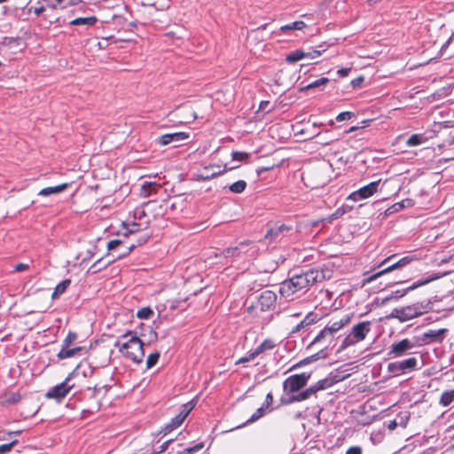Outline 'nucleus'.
<instances>
[{"label":"nucleus","instance_id":"nucleus-17","mask_svg":"<svg viewBox=\"0 0 454 454\" xmlns=\"http://www.w3.org/2000/svg\"><path fill=\"white\" fill-rule=\"evenodd\" d=\"M400 269L401 268L399 267L398 262H394V263H392V264H390V265H388L372 274H371L370 271H366L364 273L363 284L365 285V284L372 283V281L376 280L378 278H380L383 275H386L389 272H392L394 270H400Z\"/></svg>","mask_w":454,"mask_h":454},{"label":"nucleus","instance_id":"nucleus-60","mask_svg":"<svg viewBox=\"0 0 454 454\" xmlns=\"http://www.w3.org/2000/svg\"><path fill=\"white\" fill-rule=\"evenodd\" d=\"M377 417V413H373L372 415H369L366 419H360L359 422L363 425H369L371 424Z\"/></svg>","mask_w":454,"mask_h":454},{"label":"nucleus","instance_id":"nucleus-18","mask_svg":"<svg viewBox=\"0 0 454 454\" xmlns=\"http://www.w3.org/2000/svg\"><path fill=\"white\" fill-rule=\"evenodd\" d=\"M400 269L401 268L399 267L398 262H394V263H392V264H390V265H388L372 274H371L370 271H366L364 273L363 284L365 285V284L372 283V281L376 280L378 278H380L383 275H386L389 272H392L394 270H400Z\"/></svg>","mask_w":454,"mask_h":454},{"label":"nucleus","instance_id":"nucleus-50","mask_svg":"<svg viewBox=\"0 0 454 454\" xmlns=\"http://www.w3.org/2000/svg\"><path fill=\"white\" fill-rule=\"evenodd\" d=\"M37 6H32L29 8V12H34L36 16L41 15L46 9L45 4L43 2H38Z\"/></svg>","mask_w":454,"mask_h":454},{"label":"nucleus","instance_id":"nucleus-14","mask_svg":"<svg viewBox=\"0 0 454 454\" xmlns=\"http://www.w3.org/2000/svg\"><path fill=\"white\" fill-rule=\"evenodd\" d=\"M196 403L194 400H191L185 404L183 405L181 411L177 414L174 419H172L171 422L166 426V429L168 431H171L178 427H180L189 413L194 409Z\"/></svg>","mask_w":454,"mask_h":454},{"label":"nucleus","instance_id":"nucleus-56","mask_svg":"<svg viewBox=\"0 0 454 454\" xmlns=\"http://www.w3.org/2000/svg\"><path fill=\"white\" fill-rule=\"evenodd\" d=\"M78 4V3H74V0H59V8L66 9L70 6H74Z\"/></svg>","mask_w":454,"mask_h":454},{"label":"nucleus","instance_id":"nucleus-6","mask_svg":"<svg viewBox=\"0 0 454 454\" xmlns=\"http://www.w3.org/2000/svg\"><path fill=\"white\" fill-rule=\"evenodd\" d=\"M420 347L416 336L411 339L405 338L399 341L393 342L389 347L387 356L389 358H396L405 356L410 350Z\"/></svg>","mask_w":454,"mask_h":454},{"label":"nucleus","instance_id":"nucleus-44","mask_svg":"<svg viewBox=\"0 0 454 454\" xmlns=\"http://www.w3.org/2000/svg\"><path fill=\"white\" fill-rule=\"evenodd\" d=\"M250 158V154L245 152L233 151L231 153L232 160L245 161Z\"/></svg>","mask_w":454,"mask_h":454},{"label":"nucleus","instance_id":"nucleus-47","mask_svg":"<svg viewBox=\"0 0 454 454\" xmlns=\"http://www.w3.org/2000/svg\"><path fill=\"white\" fill-rule=\"evenodd\" d=\"M215 168H220V165L213 164V165L205 166L202 169V172L199 175V179L202 180V181H208L209 179H205L204 177L206 176H210V174L212 173V172H210V169Z\"/></svg>","mask_w":454,"mask_h":454},{"label":"nucleus","instance_id":"nucleus-11","mask_svg":"<svg viewBox=\"0 0 454 454\" xmlns=\"http://www.w3.org/2000/svg\"><path fill=\"white\" fill-rule=\"evenodd\" d=\"M448 332L446 328L438 330H428L422 335L416 336L420 347L431 344L433 342L442 343L445 338V333Z\"/></svg>","mask_w":454,"mask_h":454},{"label":"nucleus","instance_id":"nucleus-7","mask_svg":"<svg viewBox=\"0 0 454 454\" xmlns=\"http://www.w3.org/2000/svg\"><path fill=\"white\" fill-rule=\"evenodd\" d=\"M418 369V359L414 356L392 362L387 364V372L393 376H401L411 373Z\"/></svg>","mask_w":454,"mask_h":454},{"label":"nucleus","instance_id":"nucleus-63","mask_svg":"<svg viewBox=\"0 0 454 454\" xmlns=\"http://www.w3.org/2000/svg\"><path fill=\"white\" fill-rule=\"evenodd\" d=\"M346 454H362V449L358 446L350 447Z\"/></svg>","mask_w":454,"mask_h":454},{"label":"nucleus","instance_id":"nucleus-16","mask_svg":"<svg viewBox=\"0 0 454 454\" xmlns=\"http://www.w3.org/2000/svg\"><path fill=\"white\" fill-rule=\"evenodd\" d=\"M69 381L70 377H67L64 381L49 389L44 397H65L74 387Z\"/></svg>","mask_w":454,"mask_h":454},{"label":"nucleus","instance_id":"nucleus-15","mask_svg":"<svg viewBox=\"0 0 454 454\" xmlns=\"http://www.w3.org/2000/svg\"><path fill=\"white\" fill-rule=\"evenodd\" d=\"M278 292L283 297L290 298L294 294L298 292H303V290L299 283H297V279L293 275L291 278L284 280L280 284Z\"/></svg>","mask_w":454,"mask_h":454},{"label":"nucleus","instance_id":"nucleus-43","mask_svg":"<svg viewBox=\"0 0 454 454\" xmlns=\"http://www.w3.org/2000/svg\"><path fill=\"white\" fill-rule=\"evenodd\" d=\"M160 356V354L158 351L151 353L146 359V367L148 369L153 367L158 363Z\"/></svg>","mask_w":454,"mask_h":454},{"label":"nucleus","instance_id":"nucleus-54","mask_svg":"<svg viewBox=\"0 0 454 454\" xmlns=\"http://www.w3.org/2000/svg\"><path fill=\"white\" fill-rule=\"evenodd\" d=\"M325 49H323V50H313V51H308V52L305 51V54H306V58L314 59H317L319 56H321L322 53L325 52Z\"/></svg>","mask_w":454,"mask_h":454},{"label":"nucleus","instance_id":"nucleus-36","mask_svg":"<svg viewBox=\"0 0 454 454\" xmlns=\"http://www.w3.org/2000/svg\"><path fill=\"white\" fill-rule=\"evenodd\" d=\"M276 347V343L271 339H265L256 348L254 349L255 354L259 356L266 350L273 349Z\"/></svg>","mask_w":454,"mask_h":454},{"label":"nucleus","instance_id":"nucleus-4","mask_svg":"<svg viewBox=\"0 0 454 454\" xmlns=\"http://www.w3.org/2000/svg\"><path fill=\"white\" fill-rule=\"evenodd\" d=\"M440 278L441 275L435 273H432L427 276L422 277L421 278L413 282L411 286H407L406 288L393 291L390 294L387 295L382 299L381 305H386L387 303L393 300L397 301L400 298L405 296L409 292L413 291L425 285H427L434 280L439 279Z\"/></svg>","mask_w":454,"mask_h":454},{"label":"nucleus","instance_id":"nucleus-9","mask_svg":"<svg viewBox=\"0 0 454 454\" xmlns=\"http://www.w3.org/2000/svg\"><path fill=\"white\" fill-rule=\"evenodd\" d=\"M381 182V179L372 181L366 185H364L357 189L356 191L351 192L348 196V200H351L353 201H359L361 200H365L370 197H372L373 194H375L378 192L380 184Z\"/></svg>","mask_w":454,"mask_h":454},{"label":"nucleus","instance_id":"nucleus-22","mask_svg":"<svg viewBox=\"0 0 454 454\" xmlns=\"http://www.w3.org/2000/svg\"><path fill=\"white\" fill-rule=\"evenodd\" d=\"M81 352H83V354H87L89 352V348H87L85 346H78L73 348H69V347L61 348V349L57 354V357L59 360H64L73 357L77 354H80Z\"/></svg>","mask_w":454,"mask_h":454},{"label":"nucleus","instance_id":"nucleus-35","mask_svg":"<svg viewBox=\"0 0 454 454\" xmlns=\"http://www.w3.org/2000/svg\"><path fill=\"white\" fill-rule=\"evenodd\" d=\"M329 82L327 77H321L316 81L309 82V84L302 86L299 89V91L303 92L311 89L318 88L323 85H326Z\"/></svg>","mask_w":454,"mask_h":454},{"label":"nucleus","instance_id":"nucleus-26","mask_svg":"<svg viewBox=\"0 0 454 454\" xmlns=\"http://www.w3.org/2000/svg\"><path fill=\"white\" fill-rule=\"evenodd\" d=\"M68 186H69V184L63 183V184H58L56 186L45 187V188H43L42 190H40V192H38V195L46 197V196H51L52 194L60 193V192H63L64 191H66L68 188Z\"/></svg>","mask_w":454,"mask_h":454},{"label":"nucleus","instance_id":"nucleus-45","mask_svg":"<svg viewBox=\"0 0 454 454\" xmlns=\"http://www.w3.org/2000/svg\"><path fill=\"white\" fill-rule=\"evenodd\" d=\"M121 244H122V240L119 239H111L110 241H108V243L106 245L107 252L106 254V256H110L111 255L110 252L114 251Z\"/></svg>","mask_w":454,"mask_h":454},{"label":"nucleus","instance_id":"nucleus-31","mask_svg":"<svg viewBox=\"0 0 454 454\" xmlns=\"http://www.w3.org/2000/svg\"><path fill=\"white\" fill-rule=\"evenodd\" d=\"M70 284H71V279H69V278H66V279L62 280L61 282H59L54 288V290L51 294V298L53 300L59 298L62 294H64L66 292L67 288L70 286Z\"/></svg>","mask_w":454,"mask_h":454},{"label":"nucleus","instance_id":"nucleus-37","mask_svg":"<svg viewBox=\"0 0 454 454\" xmlns=\"http://www.w3.org/2000/svg\"><path fill=\"white\" fill-rule=\"evenodd\" d=\"M357 342H358V340H355V337L350 333L348 335H347L343 339L342 342L340 343V345L337 348L336 353L337 354L341 353L346 348H348L350 346H353V345L356 344Z\"/></svg>","mask_w":454,"mask_h":454},{"label":"nucleus","instance_id":"nucleus-8","mask_svg":"<svg viewBox=\"0 0 454 454\" xmlns=\"http://www.w3.org/2000/svg\"><path fill=\"white\" fill-rule=\"evenodd\" d=\"M311 373L301 372L289 376L283 382V388L286 393L300 391L308 382Z\"/></svg>","mask_w":454,"mask_h":454},{"label":"nucleus","instance_id":"nucleus-27","mask_svg":"<svg viewBox=\"0 0 454 454\" xmlns=\"http://www.w3.org/2000/svg\"><path fill=\"white\" fill-rule=\"evenodd\" d=\"M98 22V18L96 16L90 17H78L71 21H69L70 26H85V27H92Z\"/></svg>","mask_w":454,"mask_h":454},{"label":"nucleus","instance_id":"nucleus-64","mask_svg":"<svg viewBox=\"0 0 454 454\" xmlns=\"http://www.w3.org/2000/svg\"><path fill=\"white\" fill-rule=\"evenodd\" d=\"M149 239H150V235H143L137 239V245L138 247H140V246L145 244L149 240Z\"/></svg>","mask_w":454,"mask_h":454},{"label":"nucleus","instance_id":"nucleus-32","mask_svg":"<svg viewBox=\"0 0 454 454\" xmlns=\"http://www.w3.org/2000/svg\"><path fill=\"white\" fill-rule=\"evenodd\" d=\"M427 141V137L421 133L412 134L406 141V145L409 147L420 145Z\"/></svg>","mask_w":454,"mask_h":454},{"label":"nucleus","instance_id":"nucleus-39","mask_svg":"<svg viewBox=\"0 0 454 454\" xmlns=\"http://www.w3.org/2000/svg\"><path fill=\"white\" fill-rule=\"evenodd\" d=\"M237 168H238V166L228 167L227 164H224L223 168H221V167L217 168H218V172H212L210 174V176H206L204 178L205 179H212V178L217 177V176H221V175H223V174H224V173L228 172V171L235 169Z\"/></svg>","mask_w":454,"mask_h":454},{"label":"nucleus","instance_id":"nucleus-19","mask_svg":"<svg viewBox=\"0 0 454 454\" xmlns=\"http://www.w3.org/2000/svg\"><path fill=\"white\" fill-rule=\"evenodd\" d=\"M190 135L187 132H174L163 134L157 138V144L160 145H168L173 142H181L189 138Z\"/></svg>","mask_w":454,"mask_h":454},{"label":"nucleus","instance_id":"nucleus-21","mask_svg":"<svg viewBox=\"0 0 454 454\" xmlns=\"http://www.w3.org/2000/svg\"><path fill=\"white\" fill-rule=\"evenodd\" d=\"M370 325V321H363L355 325L351 331L352 335L355 337V340H358V342L364 340L371 331Z\"/></svg>","mask_w":454,"mask_h":454},{"label":"nucleus","instance_id":"nucleus-40","mask_svg":"<svg viewBox=\"0 0 454 454\" xmlns=\"http://www.w3.org/2000/svg\"><path fill=\"white\" fill-rule=\"evenodd\" d=\"M153 315V310L151 307H143L137 312V317L140 319H149Z\"/></svg>","mask_w":454,"mask_h":454},{"label":"nucleus","instance_id":"nucleus-58","mask_svg":"<svg viewBox=\"0 0 454 454\" xmlns=\"http://www.w3.org/2000/svg\"><path fill=\"white\" fill-rule=\"evenodd\" d=\"M364 76L360 75V76L353 79L350 83L353 88H359V87H361V84L364 82Z\"/></svg>","mask_w":454,"mask_h":454},{"label":"nucleus","instance_id":"nucleus-61","mask_svg":"<svg viewBox=\"0 0 454 454\" xmlns=\"http://www.w3.org/2000/svg\"><path fill=\"white\" fill-rule=\"evenodd\" d=\"M351 68L350 67H342L338 69L337 74L340 77H346L350 73Z\"/></svg>","mask_w":454,"mask_h":454},{"label":"nucleus","instance_id":"nucleus-1","mask_svg":"<svg viewBox=\"0 0 454 454\" xmlns=\"http://www.w3.org/2000/svg\"><path fill=\"white\" fill-rule=\"evenodd\" d=\"M433 310L432 300H424L411 305L395 308L387 318H396L401 323L419 317Z\"/></svg>","mask_w":454,"mask_h":454},{"label":"nucleus","instance_id":"nucleus-46","mask_svg":"<svg viewBox=\"0 0 454 454\" xmlns=\"http://www.w3.org/2000/svg\"><path fill=\"white\" fill-rule=\"evenodd\" d=\"M256 356H257V355L255 354V352L254 350H250L246 354V356L238 359L235 364H239L250 362V361L254 360Z\"/></svg>","mask_w":454,"mask_h":454},{"label":"nucleus","instance_id":"nucleus-20","mask_svg":"<svg viewBox=\"0 0 454 454\" xmlns=\"http://www.w3.org/2000/svg\"><path fill=\"white\" fill-rule=\"evenodd\" d=\"M320 319L321 316L319 314L314 311H309L306 314L303 319L293 328L290 333L294 334L301 329L317 323Z\"/></svg>","mask_w":454,"mask_h":454},{"label":"nucleus","instance_id":"nucleus-51","mask_svg":"<svg viewBox=\"0 0 454 454\" xmlns=\"http://www.w3.org/2000/svg\"><path fill=\"white\" fill-rule=\"evenodd\" d=\"M354 113L352 112H349V111H344V112H341L340 113L335 120L337 121H346V120H350L353 116H354Z\"/></svg>","mask_w":454,"mask_h":454},{"label":"nucleus","instance_id":"nucleus-13","mask_svg":"<svg viewBox=\"0 0 454 454\" xmlns=\"http://www.w3.org/2000/svg\"><path fill=\"white\" fill-rule=\"evenodd\" d=\"M257 303L261 311H269L276 307L277 294L271 290H265L257 297Z\"/></svg>","mask_w":454,"mask_h":454},{"label":"nucleus","instance_id":"nucleus-33","mask_svg":"<svg viewBox=\"0 0 454 454\" xmlns=\"http://www.w3.org/2000/svg\"><path fill=\"white\" fill-rule=\"evenodd\" d=\"M122 228L124 231L122 232V235L124 237H128L130 234H134L141 231V224L136 222L131 223H122Z\"/></svg>","mask_w":454,"mask_h":454},{"label":"nucleus","instance_id":"nucleus-5","mask_svg":"<svg viewBox=\"0 0 454 454\" xmlns=\"http://www.w3.org/2000/svg\"><path fill=\"white\" fill-rule=\"evenodd\" d=\"M294 276L297 279V283H299L303 292H306V290L313 284L322 282L326 278L324 270L316 268H312L305 271L301 270L300 273L294 274Z\"/></svg>","mask_w":454,"mask_h":454},{"label":"nucleus","instance_id":"nucleus-48","mask_svg":"<svg viewBox=\"0 0 454 454\" xmlns=\"http://www.w3.org/2000/svg\"><path fill=\"white\" fill-rule=\"evenodd\" d=\"M17 440H12L10 442L0 445V454H5L12 450L13 446L17 444Z\"/></svg>","mask_w":454,"mask_h":454},{"label":"nucleus","instance_id":"nucleus-10","mask_svg":"<svg viewBox=\"0 0 454 454\" xmlns=\"http://www.w3.org/2000/svg\"><path fill=\"white\" fill-rule=\"evenodd\" d=\"M293 399H287L286 401L282 400L279 403L274 405L273 404V399H266L263 403L256 410V411L250 417L249 419L244 424H250L253 422L257 421L262 417L265 416L266 414L271 412L276 408L279 407L281 404H288L291 403Z\"/></svg>","mask_w":454,"mask_h":454},{"label":"nucleus","instance_id":"nucleus-24","mask_svg":"<svg viewBox=\"0 0 454 454\" xmlns=\"http://www.w3.org/2000/svg\"><path fill=\"white\" fill-rule=\"evenodd\" d=\"M414 205V202L411 199H404L401 201L395 202L387 207L384 214L385 215H390L394 213L399 212L404 208L411 207Z\"/></svg>","mask_w":454,"mask_h":454},{"label":"nucleus","instance_id":"nucleus-25","mask_svg":"<svg viewBox=\"0 0 454 454\" xmlns=\"http://www.w3.org/2000/svg\"><path fill=\"white\" fill-rule=\"evenodd\" d=\"M291 230V227L281 224L276 227H272L269 229L265 234V239H268L272 241H277L281 239V234L286 231H288Z\"/></svg>","mask_w":454,"mask_h":454},{"label":"nucleus","instance_id":"nucleus-62","mask_svg":"<svg viewBox=\"0 0 454 454\" xmlns=\"http://www.w3.org/2000/svg\"><path fill=\"white\" fill-rule=\"evenodd\" d=\"M29 268V265L27 263L20 262L14 266V270L20 272L27 270Z\"/></svg>","mask_w":454,"mask_h":454},{"label":"nucleus","instance_id":"nucleus-55","mask_svg":"<svg viewBox=\"0 0 454 454\" xmlns=\"http://www.w3.org/2000/svg\"><path fill=\"white\" fill-rule=\"evenodd\" d=\"M46 8L58 9L59 8V0H43Z\"/></svg>","mask_w":454,"mask_h":454},{"label":"nucleus","instance_id":"nucleus-57","mask_svg":"<svg viewBox=\"0 0 454 454\" xmlns=\"http://www.w3.org/2000/svg\"><path fill=\"white\" fill-rule=\"evenodd\" d=\"M309 364H310V362H309V358H308V356H307V357H305V358L301 359V361H299L298 363H296L295 364H294V365L291 367V369H290V370L297 369V368H300V367L305 366V365Z\"/></svg>","mask_w":454,"mask_h":454},{"label":"nucleus","instance_id":"nucleus-52","mask_svg":"<svg viewBox=\"0 0 454 454\" xmlns=\"http://www.w3.org/2000/svg\"><path fill=\"white\" fill-rule=\"evenodd\" d=\"M137 247H138L137 245V243L135 244H131L129 247H126L125 249V253H120L118 255L114 256L115 258V261L117 260H121L124 257H126L127 255H129Z\"/></svg>","mask_w":454,"mask_h":454},{"label":"nucleus","instance_id":"nucleus-49","mask_svg":"<svg viewBox=\"0 0 454 454\" xmlns=\"http://www.w3.org/2000/svg\"><path fill=\"white\" fill-rule=\"evenodd\" d=\"M416 257L414 255H406L396 261L398 262L399 267L402 269L414 261Z\"/></svg>","mask_w":454,"mask_h":454},{"label":"nucleus","instance_id":"nucleus-3","mask_svg":"<svg viewBox=\"0 0 454 454\" xmlns=\"http://www.w3.org/2000/svg\"><path fill=\"white\" fill-rule=\"evenodd\" d=\"M348 374L346 371L340 369L331 372L325 378L319 380L317 383L310 385L308 388L299 393L297 395H292L290 397H309L317 391L326 389L334 384L345 380Z\"/></svg>","mask_w":454,"mask_h":454},{"label":"nucleus","instance_id":"nucleus-41","mask_svg":"<svg viewBox=\"0 0 454 454\" xmlns=\"http://www.w3.org/2000/svg\"><path fill=\"white\" fill-rule=\"evenodd\" d=\"M77 339V333L72 331H69L67 334L66 338L63 340L61 343V348H68L71 346Z\"/></svg>","mask_w":454,"mask_h":454},{"label":"nucleus","instance_id":"nucleus-2","mask_svg":"<svg viewBox=\"0 0 454 454\" xmlns=\"http://www.w3.org/2000/svg\"><path fill=\"white\" fill-rule=\"evenodd\" d=\"M130 336V339L121 345L120 340H116L114 347L119 348V351L127 359L131 360L135 364H140L145 356L144 343L139 337L132 331H128L122 334L121 338Z\"/></svg>","mask_w":454,"mask_h":454},{"label":"nucleus","instance_id":"nucleus-59","mask_svg":"<svg viewBox=\"0 0 454 454\" xmlns=\"http://www.w3.org/2000/svg\"><path fill=\"white\" fill-rule=\"evenodd\" d=\"M350 319H351L350 315H345L344 317H342L340 320H338L336 322L339 323V325L342 328L350 322Z\"/></svg>","mask_w":454,"mask_h":454},{"label":"nucleus","instance_id":"nucleus-53","mask_svg":"<svg viewBox=\"0 0 454 454\" xmlns=\"http://www.w3.org/2000/svg\"><path fill=\"white\" fill-rule=\"evenodd\" d=\"M329 333L330 335H333V333H337L339 330L341 329V327L339 325V323L334 321L332 324H328L325 326Z\"/></svg>","mask_w":454,"mask_h":454},{"label":"nucleus","instance_id":"nucleus-30","mask_svg":"<svg viewBox=\"0 0 454 454\" xmlns=\"http://www.w3.org/2000/svg\"><path fill=\"white\" fill-rule=\"evenodd\" d=\"M305 58H306L305 51L301 49H298V50L290 51L288 54H286V61L288 64H294Z\"/></svg>","mask_w":454,"mask_h":454},{"label":"nucleus","instance_id":"nucleus-28","mask_svg":"<svg viewBox=\"0 0 454 454\" xmlns=\"http://www.w3.org/2000/svg\"><path fill=\"white\" fill-rule=\"evenodd\" d=\"M160 185L155 182H145L141 186V192L144 197L148 198L152 194L157 193Z\"/></svg>","mask_w":454,"mask_h":454},{"label":"nucleus","instance_id":"nucleus-34","mask_svg":"<svg viewBox=\"0 0 454 454\" xmlns=\"http://www.w3.org/2000/svg\"><path fill=\"white\" fill-rule=\"evenodd\" d=\"M306 27V24L302 20H295L294 22L283 25L280 27V31L283 33H286L292 30H301Z\"/></svg>","mask_w":454,"mask_h":454},{"label":"nucleus","instance_id":"nucleus-29","mask_svg":"<svg viewBox=\"0 0 454 454\" xmlns=\"http://www.w3.org/2000/svg\"><path fill=\"white\" fill-rule=\"evenodd\" d=\"M247 187V183L245 180H238L231 184L224 186V189H228L231 193L240 194L245 192Z\"/></svg>","mask_w":454,"mask_h":454},{"label":"nucleus","instance_id":"nucleus-12","mask_svg":"<svg viewBox=\"0 0 454 454\" xmlns=\"http://www.w3.org/2000/svg\"><path fill=\"white\" fill-rule=\"evenodd\" d=\"M252 244L250 240H244L239 243L238 246L230 247L222 252L223 256L233 262L236 258H240L243 254L247 253L249 245Z\"/></svg>","mask_w":454,"mask_h":454},{"label":"nucleus","instance_id":"nucleus-38","mask_svg":"<svg viewBox=\"0 0 454 454\" xmlns=\"http://www.w3.org/2000/svg\"><path fill=\"white\" fill-rule=\"evenodd\" d=\"M346 212L347 210L343 207H338L333 214L323 219V221L328 223H332L333 220L341 217Z\"/></svg>","mask_w":454,"mask_h":454},{"label":"nucleus","instance_id":"nucleus-42","mask_svg":"<svg viewBox=\"0 0 454 454\" xmlns=\"http://www.w3.org/2000/svg\"><path fill=\"white\" fill-rule=\"evenodd\" d=\"M327 335H330L327 332L326 328L324 327L312 340V341L306 347L307 349H309L313 345L320 342L323 339H325Z\"/></svg>","mask_w":454,"mask_h":454},{"label":"nucleus","instance_id":"nucleus-23","mask_svg":"<svg viewBox=\"0 0 454 454\" xmlns=\"http://www.w3.org/2000/svg\"><path fill=\"white\" fill-rule=\"evenodd\" d=\"M107 256H106V254L98 259L87 270V273L88 274H91V275H94V274H97L98 272H100L101 270L106 269L107 267H109L111 264H113L115 261V258H114V255H113V258L108 260L107 262H104V259L106 258Z\"/></svg>","mask_w":454,"mask_h":454}]
</instances>
